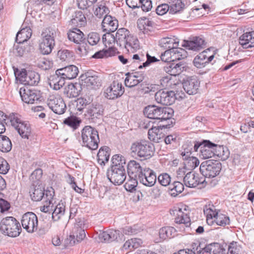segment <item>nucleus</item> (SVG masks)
I'll list each match as a JSON object with an SVG mask.
<instances>
[{"label": "nucleus", "instance_id": "f257e3e1", "mask_svg": "<svg viewBox=\"0 0 254 254\" xmlns=\"http://www.w3.org/2000/svg\"><path fill=\"white\" fill-rule=\"evenodd\" d=\"M115 37L117 45L120 47L125 48L128 52L133 53L139 49L137 38L126 28L118 29Z\"/></svg>", "mask_w": 254, "mask_h": 254}, {"label": "nucleus", "instance_id": "f03ea898", "mask_svg": "<svg viewBox=\"0 0 254 254\" xmlns=\"http://www.w3.org/2000/svg\"><path fill=\"white\" fill-rule=\"evenodd\" d=\"M143 113L149 119L163 121L170 119L173 116L174 111L168 107L161 108L149 105L144 108Z\"/></svg>", "mask_w": 254, "mask_h": 254}, {"label": "nucleus", "instance_id": "7ed1b4c3", "mask_svg": "<svg viewBox=\"0 0 254 254\" xmlns=\"http://www.w3.org/2000/svg\"><path fill=\"white\" fill-rule=\"evenodd\" d=\"M0 229L6 236L16 237L20 234L21 228L20 223L15 218L6 217L1 220Z\"/></svg>", "mask_w": 254, "mask_h": 254}, {"label": "nucleus", "instance_id": "20e7f679", "mask_svg": "<svg viewBox=\"0 0 254 254\" xmlns=\"http://www.w3.org/2000/svg\"><path fill=\"white\" fill-rule=\"evenodd\" d=\"M83 145L91 150H95L98 147L99 137L98 132L90 126L85 127L81 131Z\"/></svg>", "mask_w": 254, "mask_h": 254}, {"label": "nucleus", "instance_id": "39448f33", "mask_svg": "<svg viewBox=\"0 0 254 254\" xmlns=\"http://www.w3.org/2000/svg\"><path fill=\"white\" fill-rule=\"evenodd\" d=\"M154 146L150 142L146 141L135 142L131 144V153L144 159L150 158L154 153Z\"/></svg>", "mask_w": 254, "mask_h": 254}, {"label": "nucleus", "instance_id": "423d86ee", "mask_svg": "<svg viewBox=\"0 0 254 254\" xmlns=\"http://www.w3.org/2000/svg\"><path fill=\"white\" fill-rule=\"evenodd\" d=\"M55 45L54 33L49 28L44 30L41 34V39L39 43V50L43 55L50 54Z\"/></svg>", "mask_w": 254, "mask_h": 254}, {"label": "nucleus", "instance_id": "0eeeda50", "mask_svg": "<svg viewBox=\"0 0 254 254\" xmlns=\"http://www.w3.org/2000/svg\"><path fill=\"white\" fill-rule=\"evenodd\" d=\"M222 168L221 163L217 161L207 160L200 165V173L205 178H211L217 176Z\"/></svg>", "mask_w": 254, "mask_h": 254}, {"label": "nucleus", "instance_id": "6e6552de", "mask_svg": "<svg viewBox=\"0 0 254 254\" xmlns=\"http://www.w3.org/2000/svg\"><path fill=\"white\" fill-rule=\"evenodd\" d=\"M14 74L15 75H17L20 81L24 85H36L40 80L39 74L33 71H27L25 69H22L19 71L16 69H14Z\"/></svg>", "mask_w": 254, "mask_h": 254}, {"label": "nucleus", "instance_id": "1a4fd4ad", "mask_svg": "<svg viewBox=\"0 0 254 254\" xmlns=\"http://www.w3.org/2000/svg\"><path fill=\"white\" fill-rule=\"evenodd\" d=\"M47 104L50 109L59 115L64 114L66 109L63 99L58 94L50 95L47 100Z\"/></svg>", "mask_w": 254, "mask_h": 254}, {"label": "nucleus", "instance_id": "9d476101", "mask_svg": "<svg viewBox=\"0 0 254 254\" xmlns=\"http://www.w3.org/2000/svg\"><path fill=\"white\" fill-rule=\"evenodd\" d=\"M108 178L115 185L122 184L126 180L127 175L125 167H111L107 173Z\"/></svg>", "mask_w": 254, "mask_h": 254}, {"label": "nucleus", "instance_id": "9b49d317", "mask_svg": "<svg viewBox=\"0 0 254 254\" xmlns=\"http://www.w3.org/2000/svg\"><path fill=\"white\" fill-rule=\"evenodd\" d=\"M38 223L37 217L33 212H28L22 216V227L29 233H32L37 230Z\"/></svg>", "mask_w": 254, "mask_h": 254}, {"label": "nucleus", "instance_id": "f8f14e48", "mask_svg": "<svg viewBox=\"0 0 254 254\" xmlns=\"http://www.w3.org/2000/svg\"><path fill=\"white\" fill-rule=\"evenodd\" d=\"M184 90L189 95H194L197 93L199 87L200 82L195 76L187 77L186 79L183 78L180 80Z\"/></svg>", "mask_w": 254, "mask_h": 254}, {"label": "nucleus", "instance_id": "ddd939ff", "mask_svg": "<svg viewBox=\"0 0 254 254\" xmlns=\"http://www.w3.org/2000/svg\"><path fill=\"white\" fill-rule=\"evenodd\" d=\"M176 223L184 224L187 226L190 224V219L189 217L190 210L189 207L182 203L177 204L176 206Z\"/></svg>", "mask_w": 254, "mask_h": 254}, {"label": "nucleus", "instance_id": "4468645a", "mask_svg": "<svg viewBox=\"0 0 254 254\" xmlns=\"http://www.w3.org/2000/svg\"><path fill=\"white\" fill-rule=\"evenodd\" d=\"M124 92L122 83L114 81L105 90L104 95L108 99L114 100L121 97Z\"/></svg>", "mask_w": 254, "mask_h": 254}, {"label": "nucleus", "instance_id": "2eb2a0df", "mask_svg": "<svg viewBox=\"0 0 254 254\" xmlns=\"http://www.w3.org/2000/svg\"><path fill=\"white\" fill-rule=\"evenodd\" d=\"M82 81L81 85L86 86L89 89H95L101 86L99 77L90 72H87L80 76Z\"/></svg>", "mask_w": 254, "mask_h": 254}, {"label": "nucleus", "instance_id": "dca6fc26", "mask_svg": "<svg viewBox=\"0 0 254 254\" xmlns=\"http://www.w3.org/2000/svg\"><path fill=\"white\" fill-rule=\"evenodd\" d=\"M19 93L22 100L27 104H34L37 102L40 98L39 91L30 89L28 88H21Z\"/></svg>", "mask_w": 254, "mask_h": 254}, {"label": "nucleus", "instance_id": "f3484780", "mask_svg": "<svg viewBox=\"0 0 254 254\" xmlns=\"http://www.w3.org/2000/svg\"><path fill=\"white\" fill-rule=\"evenodd\" d=\"M156 101L165 105H170L175 102V92L159 90L155 94Z\"/></svg>", "mask_w": 254, "mask_h": 254}, {"label": "nucleus", "instance_id": "a211bd4d", "mask_svg": "<svg viewBox=\"0 0 254 254\" xmlns=\"http://www.w3.org/2000/svg\"><path fill=\"white\" fill-rule=\"evenodd\" d=\"M209 50H205L196 56L193 60L194 65L197 68H201L211 62L214 59V55H209Z\"/></svg>", "mask_w": 254, "mask_h": 254}, {"label": "nucleus", "instance_id": "6ab92c4d", "mask_svg": "<svg viewBox=\"0 0 254 254\" xmlns=\"http://www.w3.org/2000/svg\"><path fill=\"white\" fill-rule=\"evenodd\" d=\"M169 127V125H160L157 127L152 126L148 132L149 139L154 142H159L163 139L165 136V134L162 132V130L163 128Z\"/></svg>", "mask_w": 254, "mask_h": 254}, {"label": "nucleus", "instance_id": "aec40b11", "mask_svg": "<svg viewBox=\"0 0 254 254\" xmlns=\"http://www.w3.org/2000/svg\"><path fill=\"white\" fill-rule=\"evenodd\" d=\"M57 72L59 75L62 76L65 79H72L75 78L79 72L77 66L74 65H70L64 68L58 69Z\"/></svg>", "mask_w": 254, "mask_h": 254}, {"label": "nucleus", "instance_id": "412c9836", "mask_svg": "<svg viewBox=\"0 0 254 254\" xmlns=\"http://www.w3.org/2000/svg\"><path fill=\"white\" fill-rule=\"evenodd\" d=\"M204 40L200 37H195L192 40L184 41L182 46L193 51H199L203 48Z\"/></svg>", "mask_w": 254, "mask_h": 254}, {"label": "nucleus", "instance_id": "4be33fe9", "mask_svg": "<svg viewBox=\"0 0 254 254\" xmlns=\"http://www.w3.org/2000/svg\"><path fill=\"white\" fill-rule=\"evenodd\" d=\"M30 193L32 199L34 201H40L43 198H45V190L40 182H37L36 184H33Z\"/></svg>", "mask_w": 254, "mask_h": 254}, {"label": "nucleus", "instance_id": "5701e85b", "mask_svg": "<svg viewBox=\"0 0 254 254\" xmlns=\"http://www.w3.org/2000/svg\"><path fill=\"white\" fill-rule=\"evenodd\" d=\"M204 181L203 179H200L198 175H195L191 172L188 173L184 178L185 185L190 188H195L199 184L203 183Z\"/></svg>", "mask_w": 254, "mask_h": 254}, {"label": "nucleus", "instance_id": "b1692460", "mask_svg": "<svg viewBox=\"0 0 254 254\" xmlns=\"http://www.w3.org/2000/svg\"><path fill=\"white\" fill-rule=\"evenodd\" d=\"M204 146L201 147L200 156L204 159L214 157L215 144L208 140L203 141Z\"/></svg>", "mask_w": 254, "mask_h": 254}, {"label": "nucleus", "instance_id": "393cba45", "mask_svg": "<svg viewBox=\"0 0 254 254\" xmlns=\"http://www.w3.org/2000/svg\"><path fill=\"white\" fill-rule=\"evenodd\" d=\"M102 26L104 31L114 32L117 29L118 22L110 15L105 16L102 22Z\"/></svg>", "mask_w": 254, "mask_h": 254}, {"label": "nucleus", "instance_id": "a878e982", "mask_svg": "<svg viewBox=\"0 0 254 254\" xmlns=\"http://www.w3.org/2000/svg\"><path fill=\"white\" fill-rule=\"evenodd\" d=\"M239 43L245 49L254 47V31L244 33L239 38Z\"/></svg>", "mask_w": 254, "mask_h": 254}, {"label": "nucleus", "instance_id": "bb28decb", "mask_svg": "<svg viewBox=\"0 0 254 254\" xmlns=\"http://www.w3.org/2000/svg\"><path fill=\"white\" fill-rule=\"evenodd\" d=\"M67 34L68 40L76 44L81 45L84 40L83 33L76 28L69 30Z\"/></svg>", "mask_w": 254, "mask_h": 254}, {"label": "nucleus", "instance_id": "cd10ccee", "mask_svg": "<svg viewBox=\"0 0 254 254\" xmlns=\"http://www.w3.org/2000/svg\"><path fill=\"white\" fill-rule=\"evenodd\" d=\"M82 89L81 84L78 83H71L65 88L64 93L69 98H76Z\"/></svg>", "mask_w": 254, "mask_h": 254}, {"label": "nucleus", "instance_id": "c85d7f7f", "mask_svg": "<svg viewBox=\"0 0 254 254\" xmlns=\"http://www.w3.org/2000/svg\"><path fill=\"white\" fill-rule=\"evenodd\" d=\"M82 239H52L54 246L59 247V249H64L74 246L81 242Z\"/></svg>", "mask_w": 254, "mask_h": 254}, {"label": "nucleus", "instance_id": "c756f323", "mask_svg": "<svg viewBox=\"0 0 254 254\" xmlns=\"http://www.w3.org/2000/svg\"><path fill=\"white\" fill-rule=\"evenodd\" d=\"M86 23V18L81 11H76L72 14L69 24L73 26L81 27Z\"/></svg>", "mask_w": 254, "mask_h": 254}, {"label": "nucleus", "instance_id": "7c9ffc66", "mask_svg": "<svg viewBox=\"0 0 254 254\" xmlns=\"http://www.w3.org/2000/svg\"><path fill=\"white\" fill-rule=\"evenodd\" d=\"M65 79L59 75L56 71L55 74L51 75L49 78V85L55 90L60 89L65 83Z\"/></svg>", "mask_w": 254, "mask_h": 254}, {"label": "nucleus", "instance_id": "2f4dec72", "mask_svg": "<svg viewBox=\"0 0 254 254\" xmlns=\"http://www.w3.org/2000/svg\"><path fill=\"white\" fill-rule=\"evenodd\" d=\"M144 167L135 160H131L127 164L128 175H132L134 178H138Z\"/></svg>", "mask_w": 254, "mask_h": 254}, {"label": "nucleus", "instance_id": "473e14b6", "mask_svg": "<svg viewBox=\"0 0 254 254\" xmlns=\"http://www.w3.org/2000/svg\"><path fill=\"white\" fill-rule=\"evenodd\" d=\"M32 35V31L30 28H22L16 35L15 41L18 44H24Z\"/></svg>", "mask_w": 254, "mask_h": 254}, {"label": "nucleus", "instance_id": "72a5a7b5", "mask_svg": "<svg viewBox=\"0 0 254 254\" xmlns=\"http://www.w3.org/2000/svg\"><path fill=\"white\" fill-rule=\"evenodd\" d=\"M214 148V157L216 158L222 160H226L229 155L228 150L223 146L218 145L215 144Z\"/></svg>", "mask_w": 254, "mask_h": 254}, {"label": "nucleus", "instance_id": "f704fd0d", "mask_svg": "<svg viewBox=\"0 0 254 254\" xmlns=\"http://www.w3.org/2000/svg\"><path fill=\"white\" fill-rule=\"evenodd\" d=\"M16 130L22 138L26 139H28L31 133L30 125L25 121H23Z\"/></svg>", "mask_w": 254, "mask_h": 254}, {"label": "nucleus", "instance_id": "c9c22d12", "mask_svg": "<svg viewBox=\"0 0 254 254\" xmlns=\"http://www.w3.org/2000/svg\"><path fill=\"white\" fill-rule=\"evenodd\" d=\"M98 238H118L122 236L119 230L110 229L106 231L100 230L97 232Z\"/></svg>", "mask_w": 254, "mask_h": 254}, {"label": "nucleus", "instance_id": "e433bc0d", "mask_svg": "<svg viewBox=\"0 0 254 254\" xmlns=\"http://www.w3.org/2000/svg\"><path fill=\"white\" fill-rule=\"evenodd\" d=\"M204 213L206 215V221L208 224H212L218 212H216L213 205H206L203 209Z\"/></svg>", "mask_w": 254, "mask_h": 254}, {"label": "nucleus", "instance_id": "4c0bfd02", "mask_svg": "<svg viewBox=\"0 0 254 254\" xmlns=\"http://www.w3.org/2000/svg\"><path fill=\"white\" fill-rule=\"evenodd\" d=\"M45 195V197L47 198V200L44 205L40 207V210L45 213H51L53 211L54 207V204L52 203L53 195L51 193L49 195L48 191H46Z\"/></svg>", "mask_w": 254, "mask_h": 254}, {"label": "nucleus", "instance_id": "58836bf2", "mask_svg": "<svg viewBox=\"0 0 254 254\" xmlns=\"http://www.w3.org/2000/svg\"><path fill=\"white\" fill-rule=\"evenodd\" d=\"M224 249L218 243H212L204 247L203 254H215Z\"/></svg>", "mask_w": 254, "mask_h": 254}, {"label": "nucleus", "instance_id": "ea45409f", "mask_svg": "<svg viewBox=\"0 0 254 254\" xmlns=\"http://www.w3.org/2000/svg\"><path fill=\"white\" fill-rule=\"evenodd\" d=\"M12 148V143L8 137L0 134V151L9 152Z\"/></svg>", "mask_w": 254, "mask_h": 254}, {"label": "nucleus", "instance_id": "a19ab883", "mask_svg": "<svg viewBox=\"0 0 254 254\" xmlns=\"http://www.w3.org/2000/svg\"><path fill=\"white\" fill-rule=\"evenodd\" d=\"M109 148L108 147H104L101 148L97 154L98 162L99 164L102 165L107 162L109 159V153L108 152Z\"/></svg>", "mask_w": 254, "mask_h": 254}, {"label": "nucleus", "instance_id": "79ce46f5", "mask_svg": "<svg viewBox=\"0 0 254 254\" xmlns=\"http://www.w3.org/2000/svg\"><path fill=\"white\" fill-rule=\"evenodd\" d=\"M192 151L193 144L190 142H186L183 145L181 149L179 150V153L182 159H185L190 156Z\"/></svg>", "mask_w": 254, "mask_h": 254}, {"label": "nucleus", "instance_id": "37998d69", "mask_svg": "<svg viewBox=\"0 0 254 254\" xmlns=\"http://www.w3.org/2000/svg\"><path fill=\"white\" fill-rule=\"evenodd\" d=\"M23 121L17 114L11 113L7 117V124L11 125L15 129Z\"/></svg>", "mask_w": 254, "mask_h": 254}, {"label": "nucleus", "instance_id": "c03bdc74", "mask_svg": "<svg viewBox=\"0 0 254 254\" xmlns=\"http://www.w3.org/2000/svg\"><path fill=\"white\" fill-rule=\"evenodd\" d=\"M183 160L184 161V168L189 170L194 169L199 164L198 159L196 157L193 156H190L188 158Z\"/></svg>", "mask_w": 254, "mask_h": 254}, {"label": "nucleus", "instance_id": "a18cd8bd", "mask_svg": "<svg viewBox=\"0 0 254 254\" xmlns=\"http://www.w3.org/2000/svg\"><path fill=\"white\" fill-rule=\"evenodd\" d=\"M174 49L175 47L169 46L168 49L166 50L163 54H161V60L166 63L173 62L174 61L173 56L175 55Z\"/></svg>", "mask_w": 254, "mask_h": 254}, {"label": "nucleus", "instance_id": "49530a36", "mask_svg": "<svg viewBox=\"0 0 254 254\" xmlns=\"http://www.w3.org/2000/svg\"><path fill=\"white\" fill-rule=\"evenodd\" d=\"M64 204L63 203H59L53 208L52 217L55 220H58L64 214Z\"/></svg>", "mask_w": 254, "mask_h": 254}, {"label": "nucleus", "instance_id": "de8ad7c7", "mask_svg": "<svg viewBox=\"0 0 254 254\" xmlns=\"http://www.w3.org/2000/svg\"><path fill=\"white\" fill-rule=\"evenodd\" d=\"M138 26L143 33L150 31L152 28L153 22L148 19H141L138 22Z\"/></svg>", "mask_w": 254, "mask_h": 254}, {"label": "nucleus", "instance_id": "09e8293b", "mask_svg": "<svg viewBox=\"0 0 254 254\" xmlns=\"http://www.w3.org/2000/svg\"><path fill=\"white\" fill-rule=\"evenodd\" d=\"M103 112L102 106L99 104L92 105L88 110V114L91 117L97 118Z\"/></svg>", "mask_w": 254, "mask_h": 254}, {"label": "nucleus", "instance_id": "8fccbe9b", "mask_svg": "<svg viewBox=\"0 0 254 254\" xmlns=\"http://www.w3.org/2000/svg\"><path fill=\"white\" fill-rule=\"evenodd\" d=\"M216 214V216L213 220V222H215L217 225L222 226L229 224L230 219L228 216L221 213H218Z\"/></svg>", "mask_w": 254, "mask_h": 254}, {"label": "nucleus", "instance_id": "3c124183", "mask_svg": "<svg viewBox=\"0 0 254 254\" xmlns=\"http://www.w3.org/2000/svg\"><path fill=\"white\" fill-rule=\"evenodd\" d=\"M174 232L175 230L173 227H163L159 231L160 238H172L174 236L173 235Z\"/></svg>", "mask_w": 254, "mask_h": 254}, {"label": "nucleus", "instance_id": "603ef678", "mask_svg": "<svg viewBox=\"0 0 254 254\" xmlns=\"http://www.w3.org/2000/svg\"><path fill=\"white\" fill-rule=\"evenodd\" d=\"M141 243V239H128L124 245L125 249L132 250L138 248Z\"/></svg>", "mask_w": 254, "mask_h": 254}, {"label": "nucleus", "instance_id": "864d4df0", "mask_svg": "<svg viewBox=\"0 0 254 254\" xmlns=\"http://www.w3.org/2000/svg\"><path fill=\"white\" fill-rule=\"evenodd\" d=\"M112 167H116L118 168L125 167L126 164L125 158L122 155L119 154L114 155L112 159Z\"/></svg>", "mask_w": 254, "mask_h": 254}, {"label": "nucleus", "instance_id": "5fc2aeb1", "mask_svg": "<svg viewBox=\"0 0 254 254\" xmlns=\"http://www.w3.org/2000/svg\"><path fill=\"white\" fill-rule=\"evenodd\" d=\"M136 178L134 177H131L129 176V179L127 181L124 185L125 188L127 191H132L135 190L138 184Z\"/></svg>", "mask_w": 254, "mask_h": 254}, {"label": "nucleus", "instance_id": "6e6d98bb", "mask_svg": "<svg viewBox=\"0 0 254 254\" xmlns=\"http://www.w3.org/2000/svg\"><path fill=\"white\" fill-rule=\"evenodd\" d=\"M144 77H139L138 79H135L134 76L129 75L126 78L125 84L126 86L129 87H133L142 81Z\"/></svg>", "mask_w": 254, "mask_h": 254}, {"label": "nucleus", "instance_id": "4d7b16f0", "mask_svg": "<svg viewBox=\"0 0 254 254\" xmlns=\"http://www.w3.org/2000/svg\"><path fill=\"white\" fill-rule=\"evenodd\" d=\"M109 10L108 7H107L104 4H100L96 8L94 14L99 18H102L103 16H108L107 14Z\"/></svg>", "mask_w": 254, "mask_h": 254}, {"label": "nucleus", "instance_id": "13d9d810", "mask_svg": "<svg viewBox=\"0 0 254 254\" xmlns=\"http://www.w3.org/2000/svg\"><path fill=\"white\" fill-rule=\"evenodd\" d=\"M187 68V64L184 61L180 62L178 63H176V80H181L180 78V74Z\"/></svg>", "mask_w": 254, "mask_h": 254}, {"label": "nucleus", "instance_id": "bf43d9fd", "mask_svg": "<svg viewBox=\"0 0 254 254\" xmlns=\"http://www.w3.org/2000/svg\"><path fill=\"white\" fill-rule=\"evenodd\" d=\"M115 36V34H112L109 32H107V33L103 36V42L106 46H107V45L110 46L113 43H116Z\"/></svg>", "mask_w": 254, "mask_h": 254}, {"label": "nucleus", "instance_id": "052dcab7", "mask_svg": "<svg viewBox=\"0 0 254 254\" xmlns=\"http://www.w3.org/2000/svg\"><path fill=\"white\" fill-rule=\"evenodd\" d=\"M241 246L237 242L233 241L228 248L227 254H238L241 250Z\"/></svg>", "mask_w": 254, "mask_h": 254}, {"label": "nucleus", "instance_id": "680f3d73", "mask_svg": "<svg viewBox=\"0 0 254 254\" xmlns=\"http://www.w3.org/2000/svg\"><path fill=\"white\" fill-rule=\"evenodd\" d=\"M156 181V175L152 174V175L150 176L140 179V182L146 186L151 187L155 184Z\"/></svg>", "mask_w": 254, "mask_h": 254}, {"label": "nucleus", "instance_id": "e2e57ef3", "mask_svg": "<svg viewBox=\"0 0 254 254\" xmlns=\"http://www.w3.org/2000/svg\"><path fill=\"white\" fill-rule=\"evenodd\" d=\"M30 49V47L28 45L26 47L23 44H18L16 46L15 53L18 56H22L25 53L28 52Z\"/></svg>", "mask_w": 254, "mask_h": 254}, {"label": "nucleus", "instance_id": "0e129e2a", "mask_svg": "<svg viewBox=\"0 0 254 254\" xmlns=\"http://www.w3.org/2000/svg\"><path fill=\"white\" fill-rule=\"evenodd\" d=\"M100 36L97 33L91 32L88 35V42L92 46L96 45L100 41Z\"/></svg>", "mask_w": 254, "mask_h": 254}, {"label": "nucleus", "instance_id": "69168bd1", "mask_svg": "<svg viewBox=\"0 0 254 254\" xmlns=\"http://www.w3.org/2000/svg\"><path fill=\"white\" fill-rule=\"evenodd\" d=\"M191 247L192 249L190 250V251H193L194 252V254H203L204 246L201 243L198 242V241L195 243H193L192 244Z\"/></svg>", "mask_w": 254, "mask_h": 254}, {"label": "nucleus", "instance_id": "338daca9", "mask_svg": "<svg viewBox=\"0 0 254 254\" xmlns=\"http://www.w3.org/2000/svg\"><path fill=\"white\" fill-rule=\"evenodd\" d=\"M158 181L163 186H167L170 184L171 177L167 173L160 175L158 177Z\"/></svg>", "mask_w": 254, "mask_h": 254}, {"label": "nucleus", "instance_id": "774afa93", "mask_svg": "<svg viewBox=\"0 0 254 254\" xmlns=\"http://www.w3.org/2000/svg\"><path fill=\"white\" fill-rule=\"evenodd\" d=\"M42 170L41 169H36L31 174L30 179L33 182V184H36L37 182H40L39 180L42 176Z\"/></svg>", "mask_w": 254, "mask_h": 254}]
</instances>
